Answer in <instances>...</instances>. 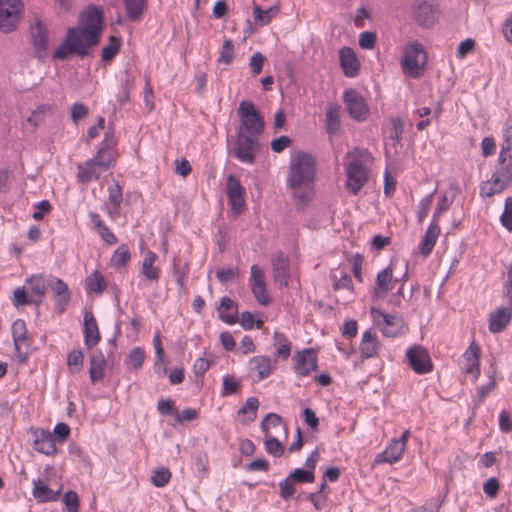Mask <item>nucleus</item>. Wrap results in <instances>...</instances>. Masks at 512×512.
Returning a JSON list of instances; mask_svg holds the SVG:
<instances>
[{
  "mask_svg": "<svg viewBox=\"0 0 512 512\" xmlns=\"http://www.w3.org/2000/svg\"><path fill=\"white\" fill-rule=\"evenodd\" d=\"M80 22L81 26L67 29L65 38L53 53L54 60L64 61L70 55L84 59L99 44L104 29L103 9L95 4L88 5L85 14L80 15Z\"/></svg>",
  "mask_w": 512,
  "mask_h": 512,
  "instance_id": "f257e3e1",
  "label": "nucleus"
},
{
  "mask_svg": "<svg viewBox=\"0 0 512 512\" xmlns=\"http://www.w3.org/2000/svg\"><path fill=\"white\" fill-rule=\"evenodd\" d=\"M237 115L239 126L236 129L233 155L242 163L253 164L261 149L259 137L264 132V117L250 100L240 102Z\"/></svg>",
  "mask_w": 512,
  "mask_h": 512,
  "instance_id": "f03ea898",
  "label": "nucleus"
},
{
  "mask_svg": "<svg viewBox=\"0 0 512 512\" xmlns=\"http://www.w3.org/2000/svg\"><path fill=\"white\" fill-rule=\"evenodd\" d=\"M505 141L502 144L498 159V166L493 172L491 179L481 185V195L491 197L502 192L512 181V142L509 136V127L504 133Z\"/></svg>",
  "mask_w": 512,
  "mask_h": 512,
  "instance_id": "7ed1b4c3",
  "label": "nucleus"
},
{
  "mask_svg": "<svg viewBox=\"0 0 512 512\" xmlns=\"http://www.w3.org/2000/svg\"><path fill=\"white\" fill-rule=\"evenodd\" d=\"M316 160L306 152L298 151L289 164L287 187L292 190L313 186L315 180Z\"/></svg>",
  "mask_w": 512,
  "mask_h": 512,
  "instance_id": "20e7f679",
  "label": "nucleus"
},
{
  "mask_svg": "<svg viewBox=\"0 0 512 512\" xmlns=\"http://www.w3.org/2000/svg\"><path fill=\"white\" fill-rule=\"evenodd\" d=\"M355 154L356 156L345 167V187L348 192L356 196L369 179L367 166L363 162V158L367 157L369 152L364 148H355L354 151L348 152L346 157H352Z\"/></svg>",
  "mask_w": 512,
  "mask_h": 512,
  "instance_id": "39448f33",
  "label": "nucleus"
},
{
  "mask_svg": "<svg viewBox=\"0 0 512 512\" xmlns=\"http://www.w3.org/2000/svg\"><path fill=\"white\" fill-rule=\"evenodd\" d=\"M23 11L22 0H0V30L3 33L16 30Z\"/></svg>",
  "mask_w": 512,
  "mask_h": 512,
  "instance_id": "423d86ee",
  "label": "nucleus"
},
{
  "mask_svg": "<svg viewBox=\"0 0 512 512\" xmlns=\"http://www.w3.org/2000/svg\"><path fill=\"white\" fill-rule=\"evenodd\" d=\"M343 102L350 117L357 122L365 121L369 116V108L365 98L353 88H348L343 93Z\"/></svg>",
  "mask_w": 512,
  "mask_h": 512,
  "instance_id": "0eeeda50",
  "label": "nucleus"
},
{
  "mask_svg": "<svg viewBox=\"0 0 512 512\" xmlns=\"http://www.w3.org/2000/svg\"><path fill=\"white\" fill-rule=\"evenodd\" d=\"M406 359L412 370L420 375L433 370V363L429 352L421 345H414L406 351Z\"/></svg>",
  "mask_w": 512,
  "mask_h": 512,
  "instance_id": "6e6552de",
  "label": "nucleus"
},
{
  "mask_svg": "<svg viewBox=\"0 0 512 512\" xmlns=\"http://www.w3.org/2000/svg\"><path fill=\"white\" fill-rule=\"evenodd\" d=\"M420 54L425 55L423 45L417 41L411 42L406 46L401 61L403 70L413 78H419L423 74L417 60Z\"/></svg>",
  "mask_w": 512,
  "mask_h": 512,
  "instance_id": "1a4fd4ad",
  "label": "nucleus"
},
{
  "mask_svg": "<svg viewBox=\"0 0 512 512\" xmlns=\"http://www.w3.org/2000/svg\"><path fill=\"white\" fill-rule=\"evenodd\" d=\"M47 286L52 292L55 309L60 314L64 313L71 301V291L68 285L60 278L51 277L47 282Z\"/></svg>",
  "mask_w": 512,
  "mask_h": 512,
  "instance_id": "9d476101",
  "label": "nucleus"
},
{
  "mask_svg": "<svg viewBox=\"0 0 512 512\" xmlns=\"http://www.w3.org/2000/svg\"><path fill=\"white\" fill-rule=\"evenodd\" d=\"M226 194L228 196L231 208L235 214L242 213L245 206V188L239 179L229 174L226 179Z\"/></svg>",
  "mask_w": 512,
  "mask_h": 512,
  "instance_id": "9b49d317",
  "label": "nucleus"
},
{
  "mask_svg": "<svg viewBox=\"0 0 512 512\" xmlns=\"http://www.w3.org/2000/svg\"><path fill=\"white\" fill-rule=\"evenodd\" d=\"M318 368L317 352L313 348H305L294 355V370L300 376H308Z\"/></svg>",
  "mask_w": 512,
  "mask_h": 512,
  "instance_id": "f8f14e48",
  "label": "nucleus"
},
{
  "mask_svg": "<svg viewBox=\"0 0 512 512\" xmlns=\"http://www.w3.org/2000/svg\"><path fill=\"white\" fill-rule=\"evenodd\" d=\"M249 284L251 292L257 302L261 305L267 306L271 303V298L267 293L266 282L262 270L257 265H252L250 268Z\"/></svg>",
  "mask_w": 512,
  "mask_h": 512,
  "instance_id": "ddd939ff",
  "label": "nucleus"
},
{
  "mask_svg": "<svg viewBox=\"0 0 512 512\" xmlns=\"http://www.w3.org/2000/svg\"><path fill=\"white\" fill-rule=\"evenodd\" d=\"M412 14L415 22L423 28H430L436 22L435 6L426 0L415 1L412 4Z\"/></svg>",
  "mask_w": 512,
  "mask_h": 512,
  "instance_id": "4468645a",
  "label": "nucleus"
},
{
  "mask_svg": "<svg viewBox=\"0 0 512 512\" xmlns=\"http://www.w3.org/2000/svg\"><path fill=\"white\" fill-rule=\"evenodd\" d=\"M371 316L373 317V321L376 324H379V318H382L384 326L382 328V333L387 337H395L399 334L403 321L397 315H392L388 313H384L380 309L376 307L370 308Z\"/></svg>",
  "mask_w": 512,
  "mask_h": 512,
  "instance_id": "2eb2a0df",
  "label": "nucleus"
},
{
  "mask_svg": "<svg viewBox=\"0 0 512 512\" xmlns=\"http://www.w3.org/2000/svg\"><path fill=\"white\" fill-rule=\"evenodd\" d=\"M34 435L33 449L41 454L54 455L57 452L54 435L42 428H31Z\"/></svg>",
  "mask_w": 512,
  "mask_h": 512,
  "instance_id": "dca6fc26",
  "label": "nucleus"
},
{
  "mask_svg": "<svg viewBox=\"0 0 512 512\" xmlns=\"http://www.w3.org/2000/svg\"><path fill=\"white\" fill-rule=\"evenodd\" d=\"M31 37L36 57L39 59L45 57L48 48V32L40 19L31 26Z\"/></svg>",
  "mask_w": 512,
  "mask_h": 512,
  "instance_id": "f3484780",
  "label": "nucleus"
},
{
  "mask_svg": "<svg viewBox=\"0 0 512 512\" xmlns=\"http://www.w3.org/2000/svg\"><path fill=\"white\" fill-rule=\"evenodd\" d=\"M274 280L280 287H288L290 280L289 259L282 251H278L272 259Z\"/></svg>",
  "mask_w": 512,
  "mask_h": 512,
  "instance_id": "a211bd4d",
  "label": "nucleus"
},
{
  "mask_svg": "<svg viewBox=\"0 0 512 512\" xmlns=\"http://www.w3.org/2000/svg\"><path fill=\"white\" fill-rule=\"evenodd\" d=\"M339 60L341 69L346 77H355L359 74L360 62L350 47H342L339 50Z\"/></svg>",
  "mask_w": 512,
  "mask_h": 512,
  "instance_id": "6ab92c4d",
  "label": "nucleus"
},
{
  "mask_svg": "<svg viewBox=\"0 0 512 512\" xmlns=\"http://www.w3.org/2000/svg\"><path fill=\"white\" fill-rule=\"evenodd\" d=\"M83 325L84 343L87 348L91 349L96 346L101 339L97 321L91 311H85Z\"/></svg>",
  "mask_w": 512,
  "mask_h": 512,
  "instance_id": "aec40b11",
  "label": "nucleus"
},
{
  "mask_svg": "<svg viewBox=\"0 0 512 512\" xmlns=\"http://www.w3.org/2000/svg\"><path fill=\"white\" fill-rule=\"evenodd\" d=\"M62 489L63 485L61 484L56 491H53L46 483H44V481H42V479L38 478L33 480L32 495L38 503L53 502L58 500Z\"/></svg>",
  "mask_w": 512,
  "mask_h": 512,
  "instance_id": "412c9836",
  "label": "nucleus"
},
{
  "mask_svg": "<svg viewBox=\"0 0 512 512\" xmlns=\"http://www.w3.org/2000/svg\"><path fill=\"white\" fill-rule=\"evenodd\" d=\"M393 280V270L387 266L376 275L375 286L372 291V297L376 299H385L390 290V284Z\"/></svg>",
  "mask_w": 512,
  "mask_h": 512,
  "instance_id": "4be33fe9",
  "label": "nucleus"
},
{
  "mask_svg": "<svg viewBox=\"0 0 512 512\" xmlns=\"http://www.w3.org/2000/svg\"><path fill=\"white\" fill-rule=\"evenodd\" d=\"M77 167V180L79 183L88 184L93 180H98L104 172L100 167H98L91 159L78 163Z\"/></svg>",
  "mask_w": 512,
  "mask_h": 512,
  "instance_id": "5701e85b",
  "label": "nucleus"
},
{
  "mask_svg": "<svg viewBox=\"0 0 512 512\" xmlns=\"http://www.w3.org/2000/svg\"><path fill=\"white\" fill-rule=\"evenodd\" d=\"M405 451V444L403 441L393 440L389 446L375 458V463H396L398 462Z\"/></svg>",
  "mask_w": 512,
  "mask_h": 512,
  "instance_id": "b1692460",
  "label": "nucleus"
},
{
  "mask_svg": "<svg viewBox=\"0 0 512 512\" xmlns=\"http://www.w3.org/2000/svg\"><path fill=\"white\" fill-rule=\"evenodd\" d=\"M219 312V319L229 325H233L238 321L237 305L228 297L223 296L216 308Z\"/></svg>",
  "mask_w": 512,
  "mask_h": 512,
  "instance_id": "393cba45",
  "label": "nucleus"
},
{
  "mask_svg": "<svg viewBox=\"0 0 512 512\" xmlns=\"http://www.w3.org/2000/svg\"><path fill=\"white\" fill-rule=\"evenodd\" d=\"M511 320L510 307L499 308L490 313L489 316V331L492 333H499L503 331Z\"/></svg>",
  "mask_w": 512,
  "mask_h": 512,
  "instance_id": "a878e982",
  "label": "nucleus"
},
{
  "mask_svg": "<svg viewBox=\"0 0 512 512\" xmlns=\"http://www.w3.org/2000/svg\"><path fill=\"white\" fill-rule=\"evenodd\" d=\"M249 368L251 371L257 372L258 381L268 378L275 369L271 359L264 355L252 357L249 361Z\"/></svg>",
  "mask_w": 512,
  "mask_h": 512,
  "instance_id": "bb28decb",
  "label": "nucleus"
},
{
  "mask_svg": "<svg viewBox=\"0 0 512 512\" xmlns=\"http://www.w3.org/2000/svg\"><path fill=\"white\" fill-rule=\"evenodd\" d=\"M359 349L363 359H369L377 356L379 341L376 333L371 330H366L362 335Z\"/></svg>",
  "mask_w": 512,
  "mask_h": 512,
  "instance_id": "cd10ccee",
  "label": "nucleus"
},
{
  "mask_svg": "<svg viewBox=\"0 0 512 512\" xmlns=\"http://www.w3.org/2000/svg\"><path fill=\"white\" fill-rule=\"evenodd\" d=\"M89 377L92 383H96L104 377L105 357L101 350H95L91 353L89 359Z\"/></svg>",
  "mask_w": 512,
  "mask_h": 512,
  "instance_id": "c85d7f7f",
  "label": "nucleus"
},
{
  "mask_svg": "<svg viewBox=\"0 0 512 512\" xmlns=\"http://www.w3.org/2000/svg\"><path fill=\"white\" fill-rule=\"evenodd\" d=\"M89 219L91 224H93L94 229L97 231L99 236L102 238L104 242L109 245H114L117 243L118 239L114 235V233L107 227L105 222L101 219L100 215L96 212L89 213Z\"/></svg>",
  "mask_w": 512,
  "mask_h": 512,
  "instance_id": "c756f323",
  "label": "nucleus"
},
{
  "mask_svg": "<svg viewBox=\"0 0 512 512\" xmlns=\"http://www.w3.org/2000/svg\"><path fill=\"white\" fill-rule=\"evenodd\" d=\"M439 234H440L439 224L431 222L425 232V235H424L420 245H419L420 253L423 256L426 257L432 252Z\"/></svg>",
  "mask_w": 512,
  "mask_h": 512,
  "instance_id": "7c9ffc66",
  "label": "nucleus"
},
{
  "mask_svg": "<svg viewBox=\"0 0 512 512\" xmlns=\"http://www.w3.org/2000/svg\"><path fill=\"white\" fill-rule=\"evenodd\" d=\"M156 259V253L148 251L143 259L141 271L147 280L155 282H157L160 278V269L154 266Z\"/></svg>",
  "mask_w": 512,
  "mask_h": 512,
  "instance_id": "2f4dec72",
  "label": "nucleus"
},
{
  "mask_svg": "<svg viewBox=\"0 0 512 512\" xmlns=\"http://www.w3.org/2000/svg\"><path fill=\"white\" fill-rule=\"evenodd\" d=\"M340 106L337 104H331L326 110V132L328 135H335L340 129Z\"/></svg>",
  "mask_w": 512,
  "mask_h": 512,
  "instance_id": "473e14b6",
  "label": "nucleus"
},
{
  "mask_svg": "<svg viewBox=\"0 0 512 512\" xmlns=\"http://www.w3.org/2000/svg\"><path fill=\"white\" fill-rule=\"evenodd\" d=\"M123 5L130 21L141 19L147 0H123Z\"/></svg>",
  "mask_w": 512,
  "mask_h": 512,
  "instance_id": "72a5a7b5",
  "label": "nucleus"
},
{
  "mask_svg": "<svg viewBox=\"0 0 512 512\" xmlns=\"http://www.w3.org/2000/svg\"><path fill=\"white\" fill-rule=\"evenodd\" d=\"M85 282L87 292L102 294L107 288L105 279L99 270H94L92 274L86 278Z\"/></svg>",
  "mask_w": 512,
  "mask_h": 512,
  "instance_id": "f704fd0d",
  "label": "nucleus"
},
{
  "mask_svg": "<svg viewBox=\"0 0 512 512\" xmlns=\"http://www.w3.org/2000/svg\"><path fill=\"white\" fill-rule=\"evenodd\" d=\"M278 11L277 6H271L266 10H262L258 4L254 3L253 16L256 24L259 26L269 24L271 19L277 15Z\"/></svg>",
  "mask_w": 512,
  "mask_h": 512,
  "instance_id": "c9c22d12",
  "label": "nucleus"
},
{
  "mask_svg": "<svg viewBox=\"0 0 512 512\" xmlns=\"http://www.w3.org/2000/svg\"><path fill=\"white\" fill-rule=\"evenodd\" d=\"M258 407L259 400L256 397L246 399L245 404L238 410L239 415H247L246 419L242 420L243 424H249L256 419Z\"/></svg>",
  "mask_w": 512,
  "mask_h": 512,
  "instance_id": "e433bc0d",
  "label": "nucleus"
},
{
  "mask_svg": "<svg viewBox=\"0 0 512 512\" xmlns=\"http://www.w3.org/2000/svg\"><path fill=\"white\" fill-rule=\"evenodd\" d=\"M122 41L121 38L116 36L109 37L108 45L102 48L101 59L105 63H110L120 50Z\"/></svg>",
  "mask_w": 512,
  "mask_h": 512,
  "instance_id": "4c0bfd02",
  "label": "nucleus"
},
{
  "mask_svg": "<svg viewBox=\"0 0 512 512\" xmlns=\"http://www.w3.org/2000/svg\"><path fill=\"white\" fill-rule=\"evenodd\" d=\"M131 259V253L127 245H120L111 257V263L115 268L125 267Z\"/></svg>",
  "mask_w": 512,
  "mask_h": 512,
  "instance_id": "58836bf2",
  "label": "nucleus"
},
{
  "mask_svg": "<svg viewBox=\"0 0 512 512\" xmlns=\"http://www.w3.org/2000/svg\"><path fill=\"white\" fill-rule=\"evenodd\" d=\"M12 339H13V346L19 350L20 344L25 340V337H27V328L26 323L22 319H17L13 322L12 328Z\"/></svg>",
  "mask_w": 512,
  "mask_h": 512,
  "instance_id": "ea45409f",
  "label": "nucleus"
},
{
  "mask_svg": "<svg viewBox=\"0 0 512 512\" xmlns=\"http://www.w3.org/2000/svg\"><path fill=\"white\" fill-rule=\"evenodd\" d=\"M91 160L104 171L108 170L115 163L112 152L104 151L103 148H98L95 157Z\"/></svg>",
  "mask_w": 512,
  "mask_h": 512,
  "instance_id": "a19ab883",
  "label": "nucleus"
},
{
  "mask_svg": "<svg viewBox=\"0 0 512 512\" xmlns=\"http://www.w3.org/2000/svg\"><path fill=\"white\" fill-rule=\"evenodd\" d=\"M241 382L233 375H225L222 378L221 396L227 397L238 392Z\"/></svg>",
  "mask_w": 512,
  "mask_h": 512,
  "instance_id": "79ce46f5",
  "label": "nucleus"
},
{
  "mask_svg": "<svg viewBox=\"0 0 512 512\" xmlns=\"http://www.w3.org/2000/svg\"><path fill=\"white\" fill-rule=\"evenodd\" d=\"M288 475L295 484L313 483L315 481V474L304 468H295Z\"/></svg>",
  "mask_w": 512,
  "mask_h": 512,
  "instance_id": "37998d69",
  "label": "nucleus"
},
{
  "mask_svg": "<svg viewBox=\"0 0 512 512\" xmlns=\"http://www.w3.org/2000/svg\"><path fill=\"white\" fill-rule=\"evenodd\" d=\"M454 197H455V194H453L451 196V198H448L447 194H443L439 198L436 208H435V211H434V214H433V217H432V221H431L432 223L439 224L440 216L442 215V213L449 210L450 205L452 204V202L454 200Z\"/></svg>",
  "mask_w": 512,
  "mask_h": 512,
  "instance_id": "c03bdc74",
  "label": "nucleus"
},
{
  "mask_svg": "<svg viewBox=\"0 0 512 512\" xmlns=\"http://www.w3.org/2000/svg\"><path fill=\"white\" fill-rule=\"evenodd\" d=\"M84 362V354L79 349H73L67 357L68 369L71 373L79 372Z\"/></svg>",
  "mask_w": 512,
  "mask_h": 512,
  "instance_id": "a18cd8bd",
  "label": "nucleus"
},
{
  "mask_svg": "<svg viewBox=\"0 0 512 512\" xmlns=\"http://www.w3.org/2000/svg\"><path fill=\"white\" fill-rule=\"evenodd\" d=\"M108 192L109 202L112 204L114 212L118 213L123 201L122 188L118 183H114L108 187Z\"/></svg>",
  "mask_w": 512,
  "mask_h": 512,
  "instance_id": "49530a36",
  "label": "nucleus"
},
{
  "mask_svg": "<svg viewBox=\"0 0 512 512\" xmlns=\"http://www.w3.org/2000/svg\"><path fill=\"white\" fill-rule=\"evenodd\" d=\"M31 289V292L38 297H44L46 293V285L42 275H32L26 281Z\"/></svg>",
  "mask_w": 512,
  "mask_h": 512,
  "instance_id": "de8ad7c7",
  "label": "nucleus"
},
{
  "mask_svg": "<svg viewBox=\"0 0 512 512\" xmlns=\"http://www.w3.org/2000/svg\"><path fill=\"white\" fill-rule=\"evenodd\" d=\"M278 485L279 495L283 500L288 501L295 494V483L293 480H291L289 475H287V477L284 480L280 481Z\"/></svg>",
  "mask_w": 512,
  "mask_h": 512,
  "instance_id": "09e8293b",
  "label": "nucleus"
},
{
  "mask_svg": "<svg viewBox=\"0 0 512 512\" xmlns=\"http://www.w3.org/2000/svg\"><path fill=\"white\" fill-rule=\"evenodd\" d=\"M188 264L185 263L183 266L180 265L176 257L173 258V275L179 288H183L185 285V279L187 277Z\"/></svg>",
  "mask_w": 512,
  "mask_h": 512,
  "instance_id": "8fccbe9b",
  "label": "nucleus"
},
{
  "mask_svg": "<svg viewBox=\"0 0 512 512\" xmlns=\"http://www.w3.org/2000/svg\"><path fill=\"white\" fill-rule=\"evenodd\" d=\"M496 382L494 379L490 380L486 385L477 388V394L473 402V409H477L484 402L486 396L494 389Z\"/></svg>",
  "mask_w": 512,
  "mask_h": 512,
  "instance_id": "3c124183",
  "label": "nucleus"
},
{
  "mask_svg": "<svg viewBox=\"0 0 512 512\" xmlns=\"http://www.w3.org/2000/svg\"><path fill=\"white\" fill-rule=\"evenodd\" d=\"M30 347L31 341L29 340L28 336L25 337V340L20 344L19 350L14 347V355L19 363L25 364L28 362L29 355L31 353Z\"/></svg>",
  "mask_w": 512,
  "mask_h": 512,
  "instance_id": "603ef678",
  "label": "nucleus"
},
{
  "mask_svg": "<svg viewBox=\"0 0 512 512\" xmlns=\"http://www.w3.org/2000/svg\"><path fill=\"white\" fill-rule=\"evenodd\" d=\"M340 273H341L340 278H337L336 273H333L331 275V278L334 279L333 289L334 290H340V289L353 290V282H352L351 276L343 271H341Z\"/></svg>",
  "mask_w": 512,
  "mask_h": 512,
  "instance_id": "864d4df0",
  "label": "nucleus"
},
{
  "mask_svg": "<svg viewBox=\"0 0 512 512\" xmlns=\"http://www.w3.org/2000/svg\"><path fill=\"white\" fill-rule=\"evenodd\" d=\"M234 59V44L231 39H226L220 51L218 62L230 64Z\"/></svg>",
  "mask_w": 512,
  "mask_h": 512,
  "instance_id": "5fc2aeb1",
  "label": "nucleus"
},
{
  "mask_svg": "<svg viewBox=\"0 0 512 512\" xmlns=\"http://www.w3.org/2000/svg\"><path fill=\"white\" fill-rule=\"evenodd\" d=\"M265 449L272 456L279 458L284 453V446L276 437H269L265 440Z\"/></svg>",
  "mask_w": 512,
  "mask_h": 512,
  "instance_id": "6e6d98bb",
  "label": "nucleus"
},
{
  "mask_svg": "<svg viewBox=\"0 0 512 512\" xmlns=\"http://www.w3.org/2000/svg\"><path fill=\"white\" fill-rule=\"evenodd\" d=\"M293 196L296 200V205L299 208H303L309 204L313 196V186L305 187V190L300 191L299 189L294 190Z\"/></svg>",
  "mask_w": 512,
  "mask_h": 512,
  "instance_id": "4d7b16f0",
  "label": "nucleus"
},
{
  "mask_svg": "<svg viewBox=\"0 0 512 512\" xmlns=\"http://www.w3.org/2000/svg\"><path fill=\"white\" fill-rule=\"evenodd\" d=\"M210 368V361L206 358H198L196 359L193 365V371L196 377V382L202 384L204 374Z\"/></svg>",
  "mask_w": 512,
  "mask_h": 512,
  "instance_id": "13d9d810",
  "label": "nucleus"
},
{
  "mask_svg": "<svg viewBox=\"0 0 512 512\" xmlns=\"http://www.w3.org/2000/svg\"><path fill=\"white\" fill-rule=\"evenodd\" d=\"M501 224L509 231L512 232V196L505 200L504 211L500 216Z\"/></svg>",
  "mask_w": 512,
  "mask_h": 512,
  "instance_id": "bf43d9fd",
  "label": "nucleus"
},
{
  "mask_svg": "<svg viewBox=\"0 0 512 512\" xmlns=\"http://www.w3.org/2000/svg\"><path fill=\"white\" fill-rule=\"evenodd\" d=\"M63 502L66 506L67 512H79L80 501L79 496L75 491H67L63 496Z\"/></svg>",
  "mask_w": 512,
  "mask_h": 512,
  "instance_id": "052dcab7",
  "label": "nucleus"
},
{
  "mask_svg": "<svg viewBox=\"0 0 512 512\" xmlns=\"http://www.w3.org/2000/svg\"><path fill=\"white\" fill-rule=\"evenodd\" d=\"M50 110V106L46 104L39 105L28 117L27 122L33 127H37L44 121L45 113Z\"/></svg>",
  "mask_w": 512,
  "mask_h": 512,
  "instance_id": "680f3d73",
  "label": "nucleus"
},
{
  "mask_svg": "<svg viewBox=\"0 0 512 512\" xmlns=\"http://www.w3.org/2000/svg\"><path fill=\"white\" fill-rule=\"evenodd\" d=\"M239 276V269L236 267H228L218 269L216 277L221 283H228L234 281Z\"/></svg>",
  "mask_w": 512,
  "mask_h": 512,
  "instance_id": "e2e57ef3",
  "label": "nucleus"
},
{
  "mask_svg": "<svg viewBox=\"0 0 512 512\" xmlns=\"http://www.w3.org/2000/svg\"><path fill=\"white\" fill-rule=\"evenodd\" d=\"M240 325L244 330H251L254 325L257 328H261L263 326L262 320H254V315L249 311H243L240 315Z\"/></svg>",
  "mask_w": 512,
  "mask_h": 512,
  "instance_id": "0e129e2a",
  "label": "nucleus"
},
{
  "mask_svg": "<svg viewBox=\"0 0 512 512\" xmlns=\"http://www.w3.org/2000/svg\"><path fill=\"white\" fill-rule=\"evenodd\" d=\"M32 298L26 293L25 287H18L14 290L12 304L15 307L30 305Z\"/></svg>",
  "mask_w": 512,
  "mask_h": 512,
  "instance_id": "69168bd1",
  "label": "nucleus"
},
{
  "mask_svg": "<svg viewBox=\"0 0 512 512\" xmlns=\"http://www.w3.org/2000/svg\"><path fill=\"white\" fill-rule=\"evenodd\" d=\"M170 478L171 473L167 468H159L152 475V483L156 487H164Z\"/></svg>",
  "mask_w": 512,
  "mask_h": 512,
  "instance_id": "338daca9",
  "label": "nucleus"
},
{
  "mask_svg": "<svg viewBox=\"0 0 512 512\" xmlns=\"http://www.w3.org/2000/svg\"><path fill=\"white\" fill-rule=\"evenodd\" d=\"M377 35L372 31H364L359 36V46L362 49L371 50L375 47Z\"/></svg>",
  "mask_w": 512,
  "mask_h": 512,
  "instance_id": "774afa93",
  "label": "nucleus"
}]
</instances>
